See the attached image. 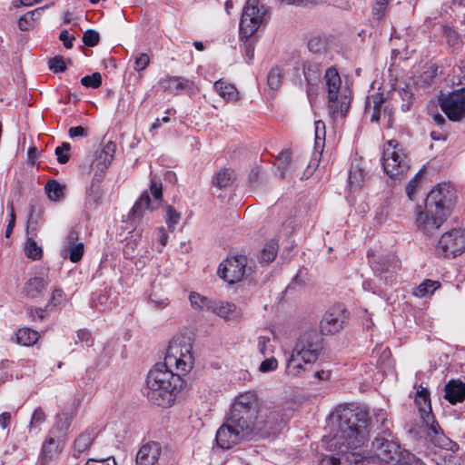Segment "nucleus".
Listing matches in <instances>:
<instances>
[{"instance_id":"0e129e2a","label":"nucleus","mask_w":465,"mask_h":465,"mask_svg":"<svg viewBox=\"0 0 465 465\" xmlns=\"http://www.w3.org/2000/svg\"><path fill=\"white\" fill-rule=\"evenodd\" d=\"M59 39L63 42L67 49L73 47V41L75 39L74 35H69L67 30H64L59 35Z\"/></svg>"},{"instance_id":"72a5a7b5","label":"nucleus","mask_w":465,"mask_h":465,"mask_svg":"<svg viewBox=\"0 0 465 465\" xmlns=\"http://www.w3.org/2000/svg\"><path fill=\"white\" fill-rule=\"evenodd\" d=\"M38 339V332L29 328H21L16 332L17 343L24 346H32Z\"/></svg>"},{"instance_id":"ddd939ff","label":"nucleus","mask_w":465,"mask_h":465,"mask_svg":"<svg viewBox=\"0 0 465 465\" xmlns=\"http://www.w3.org/2000/svg\"><path fill=\"white\" fill-rule=\"evenodd\" d=\"M364 113L372 123H378L382 119L386 122L387 127L392 126L393 113L386 102V97L381 93H375L367 97Z\"/></svg>"},{"instance_id":"c756f323","label":"nucleus","mask_w":465,"mask_h":465,"mask_svg":"<svg viewBox=\"0 0 465 465\" xmlns=\"http://www.w3.org/2000/svg\"><path fill=\"white\" fill-rule=\"evenodd\" d=\"M440 286L441 284L439 281L426 279L413 290L412 294L419 298L430 297Z\"/></svg>"},{"instance_id":"e2e57ef3","label":"nucleus","mask_w":465,"mask_h":465,"mask_svg":"<svg viewBox=\"0 0 465 465\" xmlns=\"http://www.w3.org/2000/svg\"><path fill=\"white\" fill-rule=\"evenodd\" d=\"M71 138L86 137L88 135V129L83 126L71 127L68 131Z\"/></svg>"},{"instance_id":"bf43d9fd","label":"nucleus","mask_w":465,"mask_h":465,"mask_svg":"<svg viewBox=\"0 0 465 465\" xmlns=\"http://www.w3.org/2000/svg\"><path fill=\"white\" fill-rule=\"evenodd\" d=\"M375 419L378 422H381L383 432L390 430L391 421L387 418V413L383 410H379L375 412Z\"/></svg>"},{"instance_id":"09e8293b","label":"nucleus","mask_w":465,"mask_h":465,"mask_svg":"<svg viewBox=\"0 0 465 465\" xmlns=\"http://www.w3.org/2000/svg\"><path fill=\"white\" fill-rule=\"evenodd\" d=\"M81 84L85 87L98 88L102 84V75L100 73H94L81 79Z\"/></svg>"},{"instance_id":"bb28decb","label":"nucleus","mask_w":465,"mask_h":465,"mask_svg":"<svg viewBox=\"0 0 465 465\" xmlns=\"http://www.w3.org/2000/svg\"><path fill=\"white\" fill-rule=\"evenodd\" d=\"M73 419L74 414L72 412L62 411L58 413L55 417L54 425L49 431L64 438L69 430Z\"/></svg>"},{"instance_id":"2eb2a0df","label":"nucleus","mask_w":465,"mask_h":465,"mask_svg":"<svg viewBox=\"0 0 465 465\" xmlns=\"http://www.w3.org/2000/svg\"><path fill=\"white\" fill-rule=\"evenodd\" d=\"M440 104L450 121H460L465 115V89L456 90L440 97Z\"/></svg>"},{"instance_id":"8fccbe9b","label":"nucleus","mask_w":465,"mask_h":465,"mask_svg":"<svg viewBox=\"0 0 465 465\" xmlns=\"http://www.w3.org/2000/svg\"><path fill=\"white\" fill-rule=\"evenodd\" d=\"M71 145L68 143H63L61 146L55 148V155L59 163H66L69 160V151Z\"/></svg>"},{"instance_id":"5fc2aeb1","label":"nucleus","mask_w":465,"mask_h":465,"mask_svg":"<svg viewBox=\"0 0 465 465\" xmlns=\"http://www.w3.org/2000/svg\"><path fill=\"white\" fill-rule=\"evenodd\" d=\"M149 63L150 57L147 54H139L134 58V70L138 72L143 71L149 65Z\"/></svg>"},{"instance_id":"6e6552de","label":"nucleus","mask_w":465,"mask_h":465,"mask_svg":"<svg viewBox=\"0 0 465 465\" xmlns=\"http://www.w3.org/2000/svg\"><path fill=\"white\" fill-rule=\"evenodd\" d=\"M465 252V228L455 227L443 232L435 245L437 256L455 259Z\"/></svg>"},{"instance_id":"603ef678","label":"nucleus","mask_w":465,"mask_h":465,"mask_svg":"<svg viewBox=\"0 0 465 465\" xmlns=\"http://www.w3.org/2000/svg\"><path fill=\"white\" fill-rule=\"evenodd\" d=\"M99 34L94 30H87L83 35V42L87 46H95L99 43Z\"/></svg>"},{"instance_id":"1a4fd4ad","label":"nucleus","mask_w":465,"mask_h":465,"mask_svg":"<svg viewBox=\"0 0 465 465\" xmlns=\"http://www.w3.org/2000/svg\"><path fill=\"white\" fill-rule=\"evenodd\" d=\"M381 163L384 172L392 179H401L408 171L406 156L396 140L383 145Z\"/></svg>"},{"instance_id":"de8ad7c7","label":"nucleus","mask_w":465,"mask_h":465,"mask_svg":"<svg viewBox=\"0 0 465 465\" xmlns=\"http://www.w3.org/2000/svg\"><path fill=\"white\" fill-rule=\"evenodd\" d=\"M181 214L173 207L166 208L165 222L170 230H174L175 225L180 222Z\"/></svg>"},{"instance_id":"423d86ee","label":"nucleus","mask_w":465,"mask_h":465,"mask_svg":"<svg viewBox=\"0 0 465 465\" xmlns=\"http://www.w3.org/2000/svg\"><path fill=\"white\" fill-rule=\"evenodd\" d=\"M271 17L268 0H247L240 21V35L248 40Z\"/></svg>"},{"instance_id":"6ab92c4d","label":"nucleus","mask_w":465,"mask_h":465,"mask_svg":"<svg viewBox=\"0 0 465 465\" xmlns=\"http://www.w3.org/2000/svg\"><path fill=\"white\" fill-rule=\"evenodd\" d=\"M115 150V143L108 142L103 149L97 153V155L92 163V168L94 172V180L100 182L104 178L106 170L114 159Z\"/></svg>"},{"instance_id":"393cba45","label":"nucleus","mask_w":465,"mask_h":465,"mask_svg":"<svg viewBox=\"0 0 465 465\" xmlns=\"http://www.w3.org/2000/svg\"><path fill=\"white\" fill-rule=\"evenodd\" d=\"M445 399L451 404L465 400V383L460 381H450L444 388Z\"/></svg>"},{"instance_id":"a878e982","label":"nucleus","mask_w":465,"mask_h":465,"mask_svg":"<svg viewBox=\"0 0 465 465\" xmlns=\"http://www.w3.org/2000/svg\"><path fill=\"white\" fill-rule=\"evenodd\" d=\"M322 72V65L320 62L308 60L303 64V74L309 85H315L319 83Z\"/></svg>"},{"instance_id":"3c124183","label":"nucleus","mask_w":465,"mask_h":465,"mask_svg":"<svg viewBox=\"0 0 465 465\" xmlns=\"http://www.w3.org/2000/svg\"><path fill=\"white\" fill-rule=\"evenodd\" d=\"M279 362L276 358L269 357L262 361L259 366V371L262 373L273 371L278 368Z\"/></svg>"},{"instance_id":"4c0bfd02","label":"nucleus","mask_w":465,"mask_h":465,"mask_svg":"<svg viewBox=\"0 0 465 465\" xmlns=\"http://www.w3.org/2000/svg\"><path fill=\"white\" fill-rule=\"evenodd\" d=\"M276 163L281 177L284 178L292 163L291 151L289 149L282 150L276 157Z\"/></svg>"},{"instance_id":"774afa93","label":"nucleus","mask_w":465,"mask_h":465,"mask_svg":"<svg viewBox=\"0 0 465 465\" xmlns=\"http://www.w3.org/2000/svg\"><path fill=\"white\" fill-rule=\"evenodd\" d=\"M151 302L154 304V307L157 309H164L170 303V301L167 298H163V299L152 298Z\"/></svg>"},{"instance_id":"a211bd4d","label":"nucleus","mask_w":465,"mask_h":465,"mask_svg":"<svg viewBox=\"0 0 465 465\" xmlns=\"http://www.w3.org/2000/svg\"><path fill=\"white\" fill-rule=\"evenodd\" d=\"M372 447L379 459L385 462L399 460L405 454L400 452V446L393 440L384 437H377L372 442Z\"/></svg>"},{"instance_id":"4468645a","label":"nucleus","mask_w":465,"mask_h":465,"mask_svg":"<svg viewBox=\"0 0 465 465\" xmlns=\"http://www.w3.org/2000/svg\"><path fill=\"white\" fill-rule=\"evenodd\" d=\"M450 216L446 210L439 212L425 206V209L418 213L416 225L424 235L432 236Z\"/></svg>"},{"instance_id":"7c9ffc66","label":"nucleus","mask_w":465,"mask_h":465,"mask_svg":"<svg viewBox=\"0 0 465 465\" xmlns=\"http://www.w3.org/2000/svg\"><path fill=\"white\" fill-rule=\"evenodd\" d=\"M189 302L192 308L196 311L211 312L214 300H210L196 292H192L189 295Z\"/></svg>"},{"instance_id":"ea45409f","label":"nucleus","mask_w":465,"mask_h":465,"mask_svg":"<svg viewBox=\"0 0 465 465\" xmlns=\"http://www.w3.org/2000/svg\"><path fill=\"white\" fill-rule=\"evenodd\" d=\"M232 179L233 172L229 169H224L216 173L213 183L219 188H223L230 185L232 182Z\"/></svg>"},{"instance_id":"39448f33","label":"nucleus","mask_w":465,"mask_h":465,"mask_svg":"<svg viewBox=\"0 0 465 465\" xmlns=\"http://www.w3.org/2000/svg\"><path fill=\"white\" fill-rule=\"evenodd\" d=\"M323 81L330 115L333 119L345 117L351 104L350 89L342 84L340 74L334 67L326 70Z\"/></svg>"},{"instance_id":"49530a36","label":"nucleus","mask_w":465,"mask_h":465,"mask_svg":"<svg viewBox=\"0 0 465 465\" xmlns=\"http://www.w3.org/2000/svg\"><path fill=\"white\" fill-rule=\"evenodd\" d=\"M399 94L401 97L402 104H401V110L403 112H406L409 110L410 105L411 104V98H412V92L411 89V86L409 84H404L403 86H401L399 88Z\"/></svg>"},{"instance_id":"412c9836","label":"nucleus","mask_w":465,"mask_h":465,"mask_svg":"<svg viewBox=\"0 0 465 465\" xmlns=\"http://www.w3.org/2000/svg\"><path fill=\"white\" fill-rule=\"evenodd\" d=\"M161 447L157 442L143 444L136 454V465H158Z\"/></svg>"},{"instance_id":"58836bf2","label":"nucleus","mask_w":465,"mask_h":465,"mask_svg":"<svg viewBox=\"0 0 465 465\" xmlns=\"http://www.w3.org/2000/svg\"><path fill=\"white\" fill-rule=\"evenodd\" d=\"M277 252H278L277 242H275L273 240L268 242L264 245L263 249L261 252V255H260L261 262H264L266 264L272 262L275 259V257L277 255Z\"/></svg>"},{"instance_id":"e433bc0d","label":"nucleus","mask_w":465,"mask_h":465,"mask_svg":"<svg viewBox=\"0 0 465 465\" xmlns=\"http://www.w3.org/2000/svg\"><path fill=\"white\" fill-rule=\"evenodd\" d=\"M45 189L48 198L52 201H59L64 197V185H62L56 180L48 181Z\"/></svg>"},{"instance_id":"cd10ccee","label":"nucleus","mask_w":465,"mask_h":465,"mask_svg":"<svg viewBox=\"0 0 465 465\" xmlns=\"http://www.w3.org/2000/svg\"><path fill=\"white\" fill-rule=\"evenodd\" d=\"M94 439V430H85L81 433L74 442V457L80 456L82 453L86 451L91 446Z\"/></svg>"},{"instance_id":"37998d69","label":"nucleus","mask_w":465,"mask_h":465,"mask_svg":"<svg viewBox=\"0 0 465 465\" xmlns=\"http://www.w3.org/2000/svg\"><path fill=\"white\" fill-rule=\"evenodd\" d=\"M25 252L27 258L39 260L43 255V250L34 239H28L25 246Z\"/></svg>"},{"instance_id":"052dcab7","label":"nucleus","mask_w":465,"mask_h":465,"mask_svg":"<svg viewBox=\"0 0 465 465\" xmlns=\"http://www.w3.org/2000/svg\"><path fill=\"white\" fill-rule=\"evenodd\" d=\"M315 143L319 144V142L324 140L325 137V124L319 120L316 121L315 124Z\"/></svg>"},{"instance_id":"b1692460","label":"nucleus","mask_w":465,"mask_h":465,"mask_svg":"<svg viewBox=\"0 0 465 465\" xmlns=\"http://www.w3.org/2000/svg\"><path fill=\"white\" fill-rule=\"evenodd\" d=\"M211 312L225 321L237 320L240 318L237 307L228 302L214 300Z\"/></svg>"},{"instance_id":"79ce46f5","label":"nucleus","mask_w":465,"mask_h":465,"mask_svg":"<svg viewBox=\"0 0 465 465\" xmlns=\"http://www.w3.org/2000/svg\"><path fill=\"white\" fill-rule=\"evenodd\" d=\"M49 5H45L42 7H38L33 11L27 12L18 21V26L21 30H28V26H24V22H33L36 19H39L40 16L44 14L45 10L48 8Z\"/></svg>"},{"instance_id":"f3484780","label":"nucleus","mask_w":465,"mask_h":465,"mask_svg":"<svg viewBox=\"0 0 465 465\" xmlns=\"http://www.w3.org/2000/svg\"><path fill=\"white\" fill-rule=\"evenodd\" d=\"M346 312L341 307L330 309L322 316L320 330L322 334H334L343 328L346 320Z\"/></svg>"},{"instance_id":"c85d7f7f","label":"nucleus","mask_w":465,"mask_h":465,"mask_svg":"<svg viewBox=\"0 0 465 465\" xmlns=\"http://www.w3.org/2000/svg\"><path fill=\"white\" fill-rule=\"evenodd\" d=\"M213 87L218 94L227 101H236L239 98V93L235 86L223 81L222 79L216 81Z\"/></svg>"},{"instance_id":"f8f14e48","label":"nucleus","mask_w":465,"mask_h":465,"mask_svg":"<svg viewBox=\"0 0 465 465\" xmlns=\"http://www.w3.org/2000/svg\"><path fill=\"white\" fill-rule=\"evenodd\" d=\"M250 437L252 436L248 432L226 416L224 422L216 431L215 440L220 448L225 450L234 447Z\"/></svg>"},{"instance_id":"a18cd8bd","label":"nucleus","mask_w":465,"mask_h":465,"mask_svg":"<svg viewBox=\"0 0 465 465\" xmlns=\"http://www.w3.org/2000/svg\"><path fill=\"white\" fill-rule=\"evenodd\" d=\"M282 69L276 66L271 69L267 77L268 86L272 90H277L282 83Z\"/></svg>"},{"instance_id":"f704fd0d","label":"nucleus","mask_w":465,"mask_h":465,"mask_svg":"<svg viewBox=\"0 0 465 465\" xmlns=\"http://www.w3.org/2000/svg\"><path fill=\"white\" fill-rule=\"evenodd\" d=\"M272 333L260 334L256 338V348L262 357L274 352V345L272 342Z\"/></svg>"},{"instance_id":"dca6fc26","label":"nucleus","mask_w":465,"mask_h":465,"mask_svg":"<svg viewBox=\"0 0 465 465\" xmlns=\"http://www.w3.org/2000/svg\"><path fill=\"white\" fill-rule=\"evenodd\" d=\"M451 197L450 186L447 183H440L428 193L425 206L439 212L446 210L448 214H451Z\"/></svg>"},{"instance_id":"4be33fe9","label":"nucleus","mask_w":465,"mask_h":465,"mask_svg":"<svg viewBox=\"0 0 465 465\" xmlns=\"http://www.w3.org/2000/svg\"><path fill=\"white\" fill-rule=\"evenodd\" d=\"M64 438L51 431L48 432L42 447V458L45 461L58 455L64 447Z\"/></svg>"},{"instance_id":"338daca9","label":"nucleus","mask_w":465,"mask_h":465,"mask_svg":"<svg viewBox=\"0 0 465 465\" xmlns=\"http://www.w3.org/2000/svg\"><path fill=\"white\" fill-rule=\"evenodd\" d=\"M155 235L158 238V241L160 242L161 245L163 247L166 245L168 241V235L164 230L163 227H159L154 232Z\"/></svg>"},{"instance_id":"aec40b11","label":"nucleus","mask_w":465,"mask_h":465,"mask_svg":"<svg viewBox=\"0 0 465 465\" xmlns=\"http://www.w3.org/2000/svg\"><path fill=\"white\" fill-rule=\"evenodd\" d=\"M77 241L78 233L75 231L69 232L61 250V255L64 258H69L72 262H78L84 255V243Z\"/></svg>"},{"instance_id":"9b49d317","label":"nucleus","mask_w":465,"mask_h":465,"mask_svg":"<svg viewBox=\"0 0 465 465\" xmlns=\"http://www.w3.org/2000/svg\"><path fill=\"white\" fill-rule=\"evenodd\" d=\"M150 192L153 194V200H151L148 192L144 191L133 206L130 217L134 221H140L147 211H153L160 206L163 200L162 183L152 179Z\"/></svg>"},{"instance_id":"20e7f679","label":"nucleus","mask_w":465,"mask_h":465,"mask_svg":"<svg viewBox=\"0 0 465 465\" xmlns=\"http://www.w3.org/2000/svg\"><path fill=\"white\" fill-rule=\"evenodd\" d=\"M322 345L315 333H305L297 340L292 350L285 367V373L292 378H299L319 358Z\"/></svg>"},{"instance_id":"7ed1b4c3","label":"nucleus","mask_w":465,"mask_h":465,"mask_svg":"<svg viewBox=\"0 0 465 465\" xmlns=\"http://www.w3.org/2000/svg\"><path fill=\"white\" fill-rule=\"evenodd\" d=\"M227 417L252 437L274 434L278 427L276 413L261 411L258 397L252 391H245L236 396Z\"/></svg>"},{"instance_id":"2f4dec72","label":"nucleus","mask_w":465,"mask_h":465,"mask_svg":"<svg viewBox=\"0 0 465 465\" xmlns=\"http://www.w3.org/2000/svg\"><path fill=\"white\" fill-rule=\"evenodd\" d=\"M46 288V281L41 277L29 279L24 288V292L28 297L35 298L42 293Z\"/></svg>"},{"instance_id":"9d476101","label":"nucleus","mask_w":465,"mask_h":465,"mask_svg":"<svg viewBox=\"0 0 465 465\" xmlns=\"http://www.w3.org/2000/svg\"><path fill=\"white\" fill-rule=\"evenodd\" d=\"M251 266L248 259L242 254L230 255L223 260L218 269V274L230 284L241 282L245 276L251 274Z\"/></svg>"},{"instance_id":"4d7b16f0","label":"nucleus","mask_w":465,"mask_h":465,"mask_svg":"<svg viewBox=\"0 0 465 465\" xmlns=\"http://www.w3.org/2000/svg\"><path fill=\"white\" fill-rule=\"evenodd\" d=\"M421 177V172H419L407 184L406 186V193L408 197L412 200L413 195L415 193L416 188L419 185L420 180Z\"/></svg>"},{"instance_id":"f03ea898","label":"nucleus","mask_w":465,"mask_h":465,"mask_svg":"<svg viewBox=\"0 0 465 465\" xmlns=\"http://www.w3.org/2000/svg\"><path fill=\"white\" fill-rule=\"evenodd\" d=\"M337 428L332 436L326 439V449L339 454H349L361 459L357 450L370 440L371 419L367 411L348 407L336 410Z\"/></svg>"},{"instance_id":"c03bdc74","label":"nucleus","mask_w":465,"mask_h":465,"mask_svg":"<svg viewBox=\"0 0 465 465\" xmlns=\"http://www.w3.org/2000/svg\"><path fill=\"white\" fill-rule=\"evenodd\" d=\"M365 173L358 166H351L349 174V183L351 187L358 188L364 183Z\"/></svg>"},{"instance_id":"13d9d810","label":"nucleus","mask_w":465,"mask_h":465,"mask_svg":"<svg viewBox=\"0 0 465 465\" xmlns=\"http://www.w3.org/2000/svg\"><path fill=\"white\" fill-rule=\"evenodd\" d=\"M399 465H425L424 462L409 452L405 453L401 459L398 460Z\"/></svg>"},{"instance_id":"5701e85b","label":"nucleus","mask_w":465,"mask_h":465,"mask_svg":"<svg viewBox=\"0 0 465 465\" xmlns=\"http://www.w3.org/2000/svg\"><path fill=\"white\" fill-rule=\"evenodd\" d=\"M160 86L172 94H177L184 89H188L193 85V83L180 76H165L159 81Z\"/></svg>"},{"instance_id":"f257e3e1","label":"nucleus","mask_w":465,"mask_h":465,"mask_svg":"<svg viewBox=\"0 0 465 465\" xmlns=\"http://www.w3.org/2000/svg\"><path fill=\"white\" fill-rule=\"evenodd\" d=\"M193 344L189 337L176 336L169 343L164 362L156 364L146 379V397L153 404L170 407L183 386L182 374L193 367Z\"/></svg>"},{"instance_id":"c9c22d12","label":"nucleus","mask_w":465,"mask_h":465,"mask_svg":"<svg viewBox=\"0 0 465 465\" xmlns=\"http://www.w3.org/2000/svg\"><path fill=\"white\" fill-rule=\"evenodd\" d=\"M339 455L338 452H336ZM360 459L351 458L349 454H340V456L326 455L322 457L320 465H346L347 463H357Z\"/></svg>"},{"instance_id":"0eeeda50","label":"nucleus","mask_w":465,"mask_h":465,"mask_svg":"<svg viewBox=\"0 0 465 465\" xmlns=\"http://www.w3.org/2000/svg\"><path fill=\"white\" fill-rule=\"evenodd\" d=\"M415 401L419 408L420 418L428 428L427 436L430 438V440L435 446L452 450V441L443 434L431 413L430 395L426 388L420 387V390L417 391Z\"/></svg>"},{"instance_id":"473e14b6","label":"nucleus","mask_w":465,"mask_h":465,"mask_svg":"<svg viewBox=\"0 0 465 465\" xmlns=\"http://www.w3.org/2000/svg\"><path fill=\"white\" fill-rule=\"evenodd\" d=\"M398 262L392 259L391 262H388V264L380 263L376 267V271L379 272V276L381 279H384V282H392L395 280L394 274L398 269Z\"/></svg>"},{"instance_id":"69168bd1","label":"nucleus","mask_w":465,"mask_h":465,"mask_svg":"<svg viewBox=\"0 0 465 465\" xmlns=\"http://www.w3.org/2000/svg\"><path fill=\"white\" fill-rule=\"evenodd\" d=\"M85 465H116L115 460L113 457L106 459H89Z\"/></svg>"},{"instance_id":"a19ab883","label":"nucleus","mask_w":465,"mask_h":465,"mask_svg":"<svg viewBox=\"0 0 465 465\" xmlns=\"http://www.w3.org/2000/svg\"><path fill=\"white\" fill-rule=\"evenodd\" d=\"M46 415L41 408H37L32 414L30 423L28 425L29 432H38L40 426L45 421Z\"/></svg>"},{"instance_id":"864d4df0","label":"nucleus","mask_w":465,"mask_h":465,"mask_svg":"<svg viewBox=\"0 0 465 465\" xmlns=\"http://www.w3.org/2000/svg\"><path fill=\"white\" fill-rule=\"evenodd\" d=\"M109 305V298L105 294H99L93 300L92 307L98 312H104Z\"/></svg>"},{"instance_id":"680f3d73","label":"nucleus","mask_w":465,"mask_h":465,"mask_svg":"<svg viewBox=\"0 0 465 465\" xmlns=\"http://www.w3.org/2000/svg\"><path fill=\"white\" fill-rule=\"evenodd\" d=\"M390 0H375V5L373 6V13L380 17H381L387 8Z\"/></svg>"},{"instance_id":"6e6d98bb","label":"nucleus","mask_w":465,"mask_h":465,"mask_svg":"<svg viewBox=\"0 0 465 465\" xmlns=\"http://www.w3.org/2000/svg\"><path fill=\"white\" fill-rule=\"evenodd\" d=\"M49 69L54 73L64 72L66 69L64 61L60 56H55L48 62Z\"/></svg>"}]
</instances>
